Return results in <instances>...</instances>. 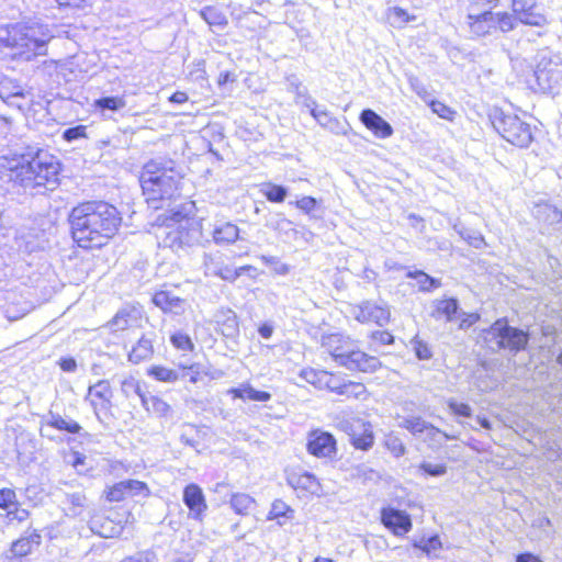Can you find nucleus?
Listing matches in <instances>:
<instances>
[{"label":"nucleus","instance_id":"obj_64","mask_svg":"<svg viewBox=\"0 0 562 562\" xmlns=\"http://www.w3.org/2000/svg\"><path fill=\"white\" fill-rule=\"evenodd\" d=\"M348 126L349 125L346 120L341 122L337 117L333 116L325 128L337 135H346Z\"/></svg>","mask_w":562,"mask_h":562},{"label":"nucleus","instance_id":"obj_54","mask_svg":"<svg viewBox=\"0 0 562 562\" xmlns=\"http://www.w3.org/2000/svg\"><path fill=\"white\" fill-rule=\"evenodd\" d=\"M418 470L426 476L438 477L447 473V465L443 463L432 464L430 462L423 461L418 465Z\"/></svg>","mask_w":562,"mask_h":562},{"label":"nucleus","instance_id":"obj_14","mask_svg":"<svg viewBox=\"0 0 562 562\" xmlns=\"http://www.w3.org/2000/svg\"><path fill=\"white\" fill-rule=\"evenodd\" d=\"M344 430L349 437V443L360 451H369L375 441L373 426L370 422L358 419L353 423H346Z\"/></svg>","mask_w":562,"mask_h":562},{"label":"nucleus","instance_id":"obj_8","mask_svg":"<svg viewBox=\"0 0 562 562\" xmlns=\"http://www.w3.org/2000/svg\"><path fill=\"white\" fill-rule=\"evenodd\" d=\"M487 116L493 128L509 144L519 148H528L533 142L535 136L531 125L518 114L493 106L488 110Z\"/></svg>","mask_w":562,"mask_h":562},{"label":"nucleus","instance_id":"obj_27","mask_svg":"<svg viewBox=\"0 0 562 562\" xmlns=\"http://www.w3.org/2000/svg\"><path fill=\"white\" fill-rule=\"evenodd\" d=\"M139 490V483L137 481H123L108 486L104 490V498L109 503L124 502L135 495Z\"/></svg>","mask_w":562,"mask_h":562},{"label":"nucleus","instance_id":"obj_4","mask_svg":"<svg viewBox=\"0 0 562 562\" xmlns=\"http://www.w3.org/2000/svg\"><path fill=\"white\" fill-rule=\"evenodd\" d=\"M194 203H182L173 209L164 210L155 220H148L151 227L171 228L166 232L164 244L170 248H182L198 243L201 236L199 224L191 218L194 214Z\"/></svg>","mask_w":562,"mask_h":562},{"label":"nucleus","instance_id":"obj_1","mask_svg":"<svg viewBox=\"0 0 562 562\" xmlns=\"http://www.w3.org/2000/svg\"><path fill=\"white\" fill-rule=\"evenodd\" d=\"M69 233L74 244L83 250H99L117 235L122 214L104 200H85L68 213Z\"/></svg>","mask_w":562,"mask_h":562},{"label":"nucleus","instance_id":"obj_59","mask_svg":"<svg viewBox=\"0 0 562 562\" xmlns=\"http://www.w3.org/2000/svg\"><path fill=\"white\" fill-rule=\"evenodd\" d=\"M182 369V374L180 378L186 379L189 378V382L195 384L200 380L201 366L200 363H191L189 366L180 364Z\"/></svg>","mask_w":562,"mask_h":562},{"label":"nucleus","instance_id":"obj_50","mask_svg":"<svg viewBox=\"0 0 562 562\" xmlns=\"http://www.w3.org/2000/svg\"><path fill=\"white\" fill-rule=\"evenodd\" d=\"M460 237L475 249H482L486 246L484 236L476 229L468 228L467 231H461Z\"/></svg>","mask_w":562,"mask_h":562},{"label":"nucleus","instance_id":"obj_2","mask_svg":"<svg viewBox=\"0 0 562 562\" xmlns=\"http://www.w3.org/2000/svg\"><path fill=\"white\" fill-rule=\"evenodd\" d=\"M9 180L35 194L55 191L61 182L63 162L46 149L37 148L11 158Z\"/></svg>","mask_w":562,"mask_h":562},{"label":"nucleus","instance_id":"obj_42","mask_svg":"<svg viewBox=\"0 0 562 562\" xmlns=\"http://www.w3.org/2000/svg\"><path fill=\"white\" fill-rule=\"evenodd\" d=\"M412 547L420 550L427 557H432V553L437 550L442 549V542L438 533H434L429 537H423L422 539H413Z\"/></svg>","mask_w":562,"mask_h":562},{"label":"nucleus","instance_id":"obj_32","mask_svg":"<svg viewBox=\"0 0 562 562\" xmlns=\"http://www.w3.org/2000/svg\"><path fill=\"white\" fill-rule=\"evenodd\" d=\"M198 13L212 31H224L228 25L226 14L218 5H205Z\"/></svg>","mask_w":562,"mask_h":562},{"label":"nucleus","instance_id":"obj_62","mask_svg":"<svg viewBox=\"0 0 562 562\" xmlns=\"http://www.w3.org/2000/svg\"><path fill=\"white\" fill-rule=\"evenodd\" d=\"M458 319H460L459 329L465 330L480 321V314L462 311V313L459 314Z\"/></svg>","mask_w":562,"mask_h":562},{"label":"nucleus","instance_id":"obj_17","mask_svg":"<svg viewBox=\"0 0 562 562\" xmlns=\"http://www.w3.org/2000/svg\"><path fill=\"white\" fill-rule=\"evenodd\" d=\"M531 214L541 229L562 231V211L549 202H538L533 205ZM543 234V231H541Z\"/></svg>","mask_w":562,"mask_h":562},{"label":"nucleus","instance_id":"obj_18","mask_svg":"<svg viewBox=\"0 0 562 562\" xmlns=\"http://www.w3.org/2000/svg\"><path fill=\"white\" fill-rule=\"evenodd\" d=\"M112 387L106 380H100L89 386L87 392V401L92 406L97 415L108 414L112 406Z\"/></svg>","mask_w":562,"mask_h":562},{"label":"nucleus","instance_id":"obj_43","mask_svg":"<svg viewBox=\"0 0 562 562\" xmlns=\"http://www.w3.org/2000/svg\"><path fill=\"white\" fill-rule=\"evenodd\" d=\"M430 423L425 420L420 416H405L402 417L398 426L408 430L413 436H419L425 434L429 427Z\"/></svg>","mask_w":562,"mask_h":562},{"label":"nucleus","instance_id":"obj_37","mask_svg":"<svg viewBox=\"0 0 562 562\" xmlns=\"http://www.w3.org/2000/svg\"><path fill=\"white\" fill-rule=\"evenodd\" d=\"M229 506L235 514L247 516L256 506V499L246 493H233L229 498Z\"/></svg>","mask_w":562,"mask_h":562},{"label":"nucleus","instance_id":"obj_11","mask_svg":"<svg viewBox=\"0 0 562 562\" xmlns=\"http://www.w3.org/2000/svg\"><path fill=\"white\" fill-rule=\"evenodd\" d=\"M305 448L311 456L318 459L333 460L338 452L335 436L321 428H315L307 432Z\"/></svg>","mask_w":562,"mask_h":562},{"label":"nucleus","instance_id":"obj_40","mask_svg":"<svg viewBox=\"0 0 562 562\" xmlns=\"http://www.w3.org/2000/svg\"><path fill=\"white\" fill-rule=\"evenodd\" d=\"M406 278L416 280L422 292H432L441 286L440 279L431 277L423 270L408 271Z\"/></svg>","mask_w":562,"mask_h":562},{"label":"nucleus","instance_id":"obj_33","mask_svg":"<svg viewBox=\"0 0 562 562\" xmlns=\"http://www.w3.org/2000/svg\"><path fill=\"white\" fill-rule=\"evenodd\" d=\"M259 193L266 201L274 204H281L291 195L289 187L272 181H266L258 186Z\"/></svg>","mask_w":562,"mask_h":562},{"label":"nucleus","instance_id":"obj_49","mask_svg":"<svg viewBox=\"0 0 562 562\" xmlns=\"http://www.w3.org/2000/svg\"><path fill=\"white\" fill-rule=\"evenodd\" d=\"M431 111L437 114L439 117L445 119L447 121H453L457 112L452 110L450 106L445 104L443 102L436 99H428L426 101Z\"/></svg>","mask_w":562,"mask_h":562},{"label":"nucleus","instance_id":"obj_3","mask_svg":"<svg viewBox=\"0 0 562 562\" xmlns=\"http://www.w3.org/2000/svg\"><path fill=\"white\" fill-rule=\"evenodd\" d=\"M54 35L47 25L19 21L0 25V54L12 61H32L47 55Z\"/></svg>","mask_w":562,"mask_h":562},{"label":"nucleus","instance_id":"obj_44","mask_svg":"<svg viewBox=\"0 0 562 562\" xmlns=\"http://www.w3.org/2000/svg\"><path fill=\"white\" fill-rule=\"evenodd\" d=\"M327 374L328 371L325 370L304 368L300 371L299 376L302 378L307 383L314 385L316 389L325 390Z\"/></svg>","mask_w":562,"mask_h":562},{"label":"nucleus","instance_id":"obj_52","mask_svg":"<svg viewBox=\"0 0 562 562\" xmlns=\"http://www.w3.org/2000/svg\"><path fill=\"white\" fill-rule=\"evenodd\" d=\"M260 259L266 266L270 267L274 273L279 276H286L290 272V266L282 262L280 258L276 256L262 255Z\"/></svg>","mask_w":562,"mask_h":562},{"label":"nucleus","instance_id":"obj_21","mask_svg":"<svg viewBox=\"0 0 562 562\" xmlns=\"http://www.w3.org/2000/svg\"><path fill=\"white\" fill-rule=\"evenodd\" d=\"M512 7L522 24L543 26L548 23L546 15L538 11L537 0H513Z\"/></svg>","mask_w":562,"mask_h":562},{"label":"nucleus","instance_id":"obj_30","mask_svg":"<svg viewBox=\"0 0 562 562\" xmlns=\"http://www.w3.org/2000/svg\"><path fill=\"white\" fill-rule=\"evenodd\" d=\"M227 394L231 395L234 400L239 398L243 401L261 403L269 402L272 397V394L270 392L257 390L249 382H245L239 384L238 386L231 387L227 391Z\"/></svg>","mask_w":562,"mask_h":562},{"label":"nucleus","instance_id":"obj_55","mask_svg":"<svg viewBox=\"0 0 562 562\" xmlns=\"http://www.w3.org/2000/svg\"><path fill=\"white\" fill-rule=\"evenodd\" d=\"M370 338L372 344L375 345L373 350H376L380 346H389L393 345L395 341V337L389 330H373L370 334Z\"/></svg>","mask_w":562,"mask_h":562},{"label":"nucleus","instance_id":"obj_26","mask_svg":"<svg viewBox=\"0 0 562 562\" xmlns=\"http://www.w3.org/2000/svg\"><path fill=\"white\" fill-rule=\"evenodd\" d=\"M151 302L164 313L180 315L186 310V301L171 291L160 290L151 295Z\"/></svg>","mask_w":562,"mask_h":562},{"label":"nucleus","instance_id":"obj_6","mask_svg":"<svg viewBox=\"0 0 562 562\" xmlns=\"http://www.w3.org/2000/svg\"><path fill=\"white\" fill-rule=\"evenodd\" d=\"M480 337L488 351L508 358L527 350L530 341L529 331L512 326L507 317L497 318L487 328H483Z\"/></svg>","mask_w":562,"mask_h":562},{"label":"nucleus","instance_id":"obj_45","mask_svg":"<svg viewBox=\"0 0 562 562\" xmlns=\"http://www.w3.org/2000/svg\"><path fill=\"white\" fill-rule=\"evenodd\" d=\"M143 406L146 411L156 414L159 417H165L171 411L169 404L157 396H151L148 401L143 395Z\"/></svg>","mask_w":562,"mask_h":562},{"label":"nucleus","instance_id":"obj_56","mask_svg":"<svg viewBox=\"0 0 562 562\" xmlns=\"http://www.w3.org/2000/svg\"><path fill=\"white\" fill-rule=\"evenodd\" d=\"M213 274L231 283L235 282L238 279L236 268L228 265L216 266V269L213 271Z\"/></svg>","mask_w":562,"mask_h":562},{"label":"nucleus","instance_id":"obj_22","mask_svg":"<svg viewBox=\"0 0 562 562\" xmlns=\"http://www.w3.org/2000/svg\"><path fill=\"white\" fill-rule=\"evenodd\" d=\"M359 120L378 138H389L394 133L392 125L372 109H363Z\"/></svg>","mask_w":562,"mask_h":562},{"label":"nucleus","instance_id":"obj_7","mask_svg":"<svg viewBox=\"0 0 562 562\" xmlns=\"http://www.w3.org/2000/svg\"><path fill=\"white\" fill-rule=\"evenodd\" d=\"M171 160L162 157L150 159L143 164V196L148 209L164 210L167 199L171 195L170 178L165 172Z\"/></svg>","mask_w":562,"mask_h":562},{"label":"nucleus","instance_id":"obj_25","mask_svg":"<svg viewBox=\"0 0 562 562\" xmlns=\"http://www.w3.org/2000/svg\"><path fill=\"white\" fill-rule=\"evenodd\" d=\"M263 226L277 233L280 236L293 237L297 231L293 227V222L286 218L283 212L268 210L263 214Z\"/></svg>","mask_w":562,"mask_h":562},{"label":"nucleus","instance_id":"obj_19","mask_svg":"<svg viewBox=\"0 0 562 562\" xmlns=\"http://www.w3.org/2000/svg\"><path fill=\"white\" fill-rule=\"evenodd\" d=\"M467 24L472 35L476 37H484L495 33L494 25V11L492 9L475 12L473 7H470L467 14Z\"/></svg>","mask_w":562,"mask_h":562},{"label":"nucleus","instance_id":"obj_10","mask_svg":"<svg viewBox=\"0 0 562 562\" xmlns=\"http://www.w3.org/2000/svg\"><path fill=\"white\" fill-rule=\"evenodd\" d=\"M330 355L335 362L350 371L373 373L382 366L376 357L370 356L359 349L345 350L338 347Z\"/></svg>","mask_w":562,"mask_h":562},{"label":"nucleus","instance_id":"obj_58","mask_svg":"<svg viewBox=\"0 0 562 562\" xmlns=\"http://www.w3.org/2000/svg\"><path fill=\"white\" fill-rule=\"evenodd\" d=\"M87 126L86 125H77L69 127L63 132V138L66 142H72L80 138H87Z\"/></svg>","mask_w":562,"mask_h":562},{"label":"nucleus","instance_id":"obj_15","mask_svg":"<svg viewBox=\"0 0 562 562\" xmlns=\"http://www.w3.org/2000/svg\"><path fill=\"white\" fill-rule=\"evenodd\" d=\"M353 315L360 323H374L383 327L390 322L391 312L387 304L367 300L356 307Z\"/></svg>","mask_w":562,"mask_h":562},{"label":"nucleus","instance_id":"obj_24","mask_svg":"<svg viewBox=\"0 0 562 562\" xmlns=\"http://www.w3.org/2000/svg\"><path fill=\"white\" fill-rule=\"evenodd\" d=\"M286 483L294 490L308 492L311 494H318L321 484L316 475L312 472L299 469L286 471Z\"/></svg>","mask_w":562,"mask_h":562},{"label":"nucleus","instance_id":"obj_60","mask_svg":"<svg viewBox=\"0 0 562 562\" xmlns=\"http://www.w3.org/2000/svg\"><path fill=\"white\" fill-rule=\"evenodd\" d=\"M408 83L412 90L425 102L430 98V93L428 92L427 88L416 76H409Z\"/></svg>","mask_w":562,"mask_h":562},{"label":"nucleus","instance_id":"obj_20","mask_svg":"<svg viewBox=\"0 0 562 562\" xmlns=\"http://www.w3.org/2000/svg\"><path fill=\"white\" fill-rule=\"evenodd\" d=\"M0 509L5 512V518L9 521L19 524L25 521L31 516L29 509L23 508L18 501L16 493L13 488H0Z\"/></svg>","mask_w":562,"mask_h":562},{"label":"nucleus","instance_id":"obj_9","mask_svg":"<svg viewBox=\"0 0 562 562\" xmlns=\"http://www.w3.org/2000/svg\"><path fill=\"white\" fill-rule=\"evenodd\" d=\"M0 99L9 108L21 112L31 111L35 104L32 89L15 78L0 76Z\"/></svg>","mask_w":562,"mask_h":562},{"label":"nucleus","instance_id":"obj_16","mask_svg":"<svg viewBox=\"0 0 562 562\" xmlns=\"http://www.w3.org/2000/svg\"><path fill=\"white\" fill-rule=\"evenodd\" d=\"M182 502L189 509V517L191 519L202 521L207 510V504L204 492L196 483H189L184 486L182 492Z\"/></svg>","mask_w":562,"mask_h":562},{"label":"nucleus","instance_id":"obj_5","mask_svg":"<svg viewBox=\"0 0 562 562\" xmlns=\"http://www.w3.org/2000/svg\"><path fill=\"white\" fill-rule=\"evenodd\" d=\"M535 66L526 64L524 82L533 92L559 94L562 89V58L548 48L535 57Z\"/></svg>","mask_w":562,"mask_h":562},{"label":"nucleus","instance_id":"obj_23","mask_svg":"<svg viewBox=\"0 0 562 562\" xmlns=\"http://www.w3.org/2000/svg\"><path fill=\"white\" fill-rule=\"evenodd\" d=\"M216 330L227 339L236 340L239 336L237 314L231 308H220L214 314Z\"/></svg>","mask_w":562,"mask_h":562},{"label":"nucleus","instance_id":"obj_35","mask_svg":"<svg viewBox=\"0 0 562 562\" xmlns=\"http://www.w3.org/2000/svg\"><path fill=\"white\" fill-rule=\"evenodd\" d=\"M295 510L282 499H274L268 512L267 520H276L279 527H283L286 521L294 518Z\"/></svg>","mask_w":562,"mask_h":562},{"label":"nucleus","instance_id":"obj_63","mask_svg":"<svg viewBox=\"0 0 562 562\" xmlns=\"http://www.w3.org/2000/svg\"><path fill=\"white\" fill-rule=\"evenodd\" d=\"M151 127L143 124V143H146V145H154L159 148V153L166 151V140L164 138V135H161L157 139H153V137H149L146 132H150Z\"/></svg>","mask_w":562,"mask_h":562},{"label":"nucleus","instance_id":"obj_34","mask_svg":"<svg viewBox=\"0 0 562 562\" xmlns=\"http://www.w3.org/2000/svg\"><path fill=\"white\" fill-rule=\"evenodd\" d=\"M462 313L459 300L454 296L436 301L435 311L432 316L436 318L445 317L447 322L451 323L459 318Z\"/></svg>","mask_w":562,"mask_h":562},{"label":"nucleus","instance_id":"obj_46","mask_svg":"<svg viewBox=\"0 0 562 562\" xmlns=\"http://www.w3.org/2000/svg\"><path fill=\"white\" fill-rule=\"evenodd\" d=\"M409 345L412 347V350L414 351L415 357L418 360L425 361L430 360L432 358L434 353L430 346L428 345V342L420 339L417 335L411 339Z\"/></svg>","mask_w":562,"mask_h":562},{"label":"nucleus","instance_id":"obj_28","mask_svg":"<svg viewBox=\"0 0 562 562\" xmlns=\"http://www.w3.org/2000/svg\"><path fill=\"white\" fill-rule=\"evenodd\" d=\"M325 390L334 392L338 395H353L355 397H359L366 392V387L361 383H356L352 381H341L339 376L334 375L328 372L326 378V386Z\"/></svg>","mask_w":562,"mask_h":562},{"label":"nucleus","instance_id":"obj_41","mask_svg":"<svg viewBox=\"0 0 562 562\" xmlns=\"http://www.w3.org/2000/svg\"><path fill=\"white\" fill-rule=\"evenodd\" d=\"M520 23L519 16L515 12L509 13L506 11L494 12L495 32L508 33L516 29Z\"/></svg>","mask_w":562,"mask_h":562},{"label":"nucleus","instance_id":"obj_53","mask_svg":"<svg viewBox=\"0 0 562 562\" xmlns=\"http://www.w3.org/2000/svg\"><path fill=\"white\" fill-rule=\"evenodd\" d=\"M384 445L386 449L396 458L404 456L406 452V447L402 439L392 434L386 436Z\"/></svg>","mask_w":562,"mask_h":562},{"label":"nucleus","instance_id":"obj_36","mask_svg":"<svg viewBox=\"0 0 562 562\" xmlns=\"http://www.w3.org/2000/svg\"><path fill=\"white\" fill-rule=\"evenodd\" d=\"M146 14L153 13L147 19H143V23L156 18V25L166 23L170 19V8H166L169 0H145Z\"/></svg>","mask_w":562,"mask_h":562},{"label":"nucleus","instance_id":"obj_38","mask_svg":"<svg viewBox=\"0 0 562 562\" xmlns=\"http://www.w3.org/2000/svg\"><path fill=\"white\" fill-rule=\"evenodd\" d=\"M46 425L55 430L70 435H78L82 430V426L78 422L66 419L59 414H52Z\"/></svg>","mask_w":562,"mask_h":562},{"label":"nucleus","instance_id":"obj_48","mask_svg":"<svg viewBox=\"0 0 562 562\" xmlns=\"http://www.w3.org/2000/svg\"><path fill=\"white\" fill-rule=\"evenodd\" d=\"M170 342L176 349L182 351H193L195 348L190 335L181 330L175 331L170 336Z\"/></svg>","mask_w":562,"mask_h":562},{"label":"nucleus","instance_id":"obj_31","mask_svg":"<svg viewBox=\"0 0 562 562\" xmlns=\"http://www.w3.org/2000/svg\"><path fill=\"white\" fill-rule=\"evenodd\" d=\"M290 205H294L304 215H307L310 220H322L325 213L323 201L312 195H303L295 201H289Z\"/></svg>","mask_w":562,"mask_h":562},{"label":"nucleus","instance_id":"obj_29","mask_svg":"<svg viewBox=\"0 0 562 562\" xmlns=\"http://www.w3.org/2000/svg\"><path fill=\"white\" fill-rule=\"evenodd\" d=\"M239 234L240 229L236 224L225 221H216L212 231L213 240L220 246L232 245L241 239Z\"/></svg>","mask_w":562,"mask_h":562},{"label":"nucleus","instance_id":"obj_61","mask_svg":"<svg viewBox=\"0 0 562 562\" xmlns=\"http://www.w3.org/2000/svg\"><path fill=\"white\" fill-rule=\"evenodd\" d=\"M390 18L394 20V22L398 23H408L413 20H415L414 15H411L406 9L401 7H393L390 8Z\"/></svg>","mask_w":562,"mask_h":562},{"label":"nucleus","instance_id":"obj_51","mask_svg":"<svg viewBox=\"0 0 562 562\" xmlns=\"http://www.w3.org/2000/svg\"><path fill=\"white\" fill-rule=\"evenodd\" d=\"M447 406L449 411L458 417H472L473 411L468 403L458 402L457 400L451 397L447 400Z\"/></svg>","mask_w":562,"mask_h":562},{"label":"nucleus","instance_id":"obj_13","mask_svg":"<svg viewBox=\"0 0 562 562\" xmlns=\"http://www.w3.org/2000/svg\"><path fill=\"white\" fill-rule=\"evenodd\" d=\"M43 536L38 529H26L9 547V559L22 562L42 546Z\"/></svg>","mask_w":562,"mask_h":562},{"label":"nucleus","instance_id":"obj_39","mask_svg":"<svg viewBox=\"0 0 562 562\" xmlns=\"http://www.w3.org/2000/svg\"><path fill=\"white\" fill-rule=\"evenodd\" d=\"M146 374L155 381L164 383H175L180 379L177 370L169 369L161 364H153L146 369Z\"/></svg>","mask_w":562,"mask_h":562},{"label":"nucleus","instance_id":"obj_57","mask_svg":"<svg viewBox=\"0 0 562 562\" xmlns=\"http://www.w3.org/2000/svg\"><path fill=\"white\" fill-rule=\"evenodd\" d=\"M426 434V439L432 443L442 445L445 440L451 439V437L430 423Z\"/></svg>","mask_w":562,"mask_h":562},{"label":"nucleus","instance_id":"obj_47","mask_svg":"<svg viewBox=\"0 0 562 562\" xmlns=\"http://www.w3.org/2000/svg\"><path fill=\"white\" fill-rule=\"evenodd\" d=\"M93 106L100 111H117L125 106V101L122 97H103L97 99L93 103Z\"/></svg>","mask_w":562,"mask_h":562},{"label":"nucleus","instance_id":"obj_12","mask_svg":"<svg viewBox=\"0 0 562 562\" xmlns=\"http://www.w3.org/2000/svg\"><path fill=\"white\" fill-rule=\"evenodd\" d=\"M380 521L392 535L396 537L406 536L413 528L411 514L392 505L381 508Z\"/></svg>","mask_w":562,"mask_h":562}]
</instances>
